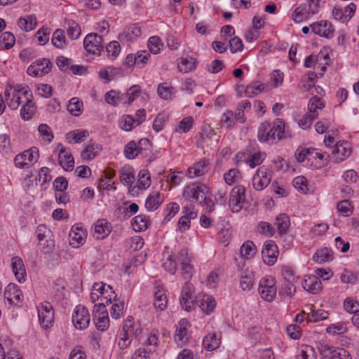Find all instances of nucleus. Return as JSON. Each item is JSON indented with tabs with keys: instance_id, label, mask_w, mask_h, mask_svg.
Wrapping results in <instances>:
<instances>
[{
	"instance_id": "nucleus-1",
	"label": "nucleus",
	"mask_w": 359,
	"mask_h": 359,
	"mask_svg": "<svg viewBox=\"0 0 359 359\" xmlns=\"http://www.w3.org/2000/svg\"><path fill=\"white\" fill-rule=\"evenodd\" d=\"M93 318L97 330H106L109 325V318L105 303L101 299V302L94 306Z\"/></svg>"
},
{
	"instance_id": "nucleus-2",
	"label": "nucleus",
	"mask_w": 359,
	"mask_h": 359,
	"mask_svg": "<svg viewBox=\"0 0 359 359\" xmlns=\"http://www.w3.org/2000/svg\"><path fill=\"white\" fill-rule=\"evenodd\" d=\"M245 200V188L242 185L234 187L230 193L229 205L233 212H238L243 208Z\"/></svg>"
},
{
	"instance_id": "nucleus-3",
	"label": "nucleus",
	"mask_w": 359,
	"mask_h": 359,
	"mask_svg": "<svg viewBox=\"0 0 359 359\" xmlns=\"http://www.w3.org/2000/svg\"><path fill=\"white\" fill-rule=\"evenodd\" d=\"M209 189L203 184L192 183L187 186L183 191V197L196 202L201 201L204 194H208Z\"/></svg>"
},
{
	"instance_id": "nucleus-4",
	"label": "nucleus",
	"mask_w": 359,
	"mask_h": 359,
	"mask_svg": "<svg viewBox=\"0 0 359 359\" xmlns=\"http://www.w3.org/2000/svg\"><path fill=\"white\" fill-rule=\"evenodd\" d=\"M90 321L88 310L82 305L76 306L72 315V322L75 327L78 330H84L88 327Z\"/></svg>"
},
{
	"instance_id": "nucleus-5",
	"label": "nucleus",
	"mask_w": 359,
	"mask_h": 359,
	"mask_svg": "<svg viewBox=\"0 0 359 359\" xmlns=\"http://www.w3.org/2000/svg\"><path fill=\"white\" fill-rule=\"evenodd\" d=\"M276 292L275 280L273 278H265L261 280L259 287V293L262 299L271 302L275 299Z\"/></svg>"
},
{
	"instance_id": "nucleus-6",
	"label": "nucleus",
	"mask_w": 359,
	"mask_h": 359,
	"mask_svg": "<svg viewBox=\"0 0 359 359\" xmlns=\"http://www.w3.org/2000/svg\"><path fill=\"white\" fill-rule=\"evenodd\" d=\"M271 171L266 166L258 168L252 178V186L257 191L266 188L271 180Z\"/></svg>"
},
{
	"instance_id": "nucleus-7",
	"label": "nucleus",
	"mask_w": 359,
	"mask_h": 359,
	"mask_svg": "<svg viewBox=\"0 0 359 359\" xmlns=\"http://www.w3.org/2000/svg\"><path fill=\"white\" fill-rule=\"evenodd\" d=\"M39 320L42 327L47 329L53 325L54 322V311L49 302L41 304L38 311Z\"/></svg>"
},
{
	"instance_id": "nucleus-8",
	"label": "nucleus",
	"mask_w": 359,
	"mask_h": 359,
	"mask_svg": "<svg viewBox=\"0 0 359 359\" xmlns=\"http://www.w3.org/2000/svg\"><path fill=\"white\" fill-rule=\"evenodd\" d=\"M52 68L51 62L46 58L38 60L28 67L27 72L32 76H43L48 74Z\"/></svg>"
},
{
	"instance_id": "nucleus-9",
	"label": "nucleus",
	"mask_w": 359,
	"mask_h": 359,
	"mask_svg": "<svg viewBox=\"0 0 359 359\" xmlns=\"http://www.w3.org/2000/svg\"><path fill=\"white\" fill-rule=\"evenodd\" d=\"M102 38L96 33L88 34L83 40V46L89 53L97 54L102 48Z\"/></svg>"
},
{
	"instance_id": "nucleus-10",
	"label": "nucleus",
	"mask_w": 359,
	"mask_h": 359,
	"mask_svg": "<svg viewBox=\"0 0 359 359\" xmlns=\"http://www.w3.org/2000/svg\"><path fill=\"white\" fill-rule=\"evenodd\" d=\"M262 255L264 262L272 266L276 263L278 255L277 245L272 241H266L264 245Z\"/></svg>"
},
{
	"instance_id": "nucleus-11",
	"label": "nucleus",
	"mask_w": 359,
	"mask_h": 359,
	"mask_svg": "<svg viewBox=\"0 0 359 359\" xmlns=\"http://www.w3.org/2000/svg\"><path fill=\"white\" fill-rule=\"evenodd\" d=\"M351 153V147L348 142H338L332 151V161L339 163L348 158Z\"/></svg>"
},
{
	"instance_id": "nucleus-12",
	"label": "nucleus",
	"mask_w": 359,
	"mask_h": 359,
	"mask_svg": "<svg viewBox=\"0 0 359 359\" xmlns=\"http://www.w3.org/2000/svg\"><path fill=\"white\" fill-rule=\"evenodd\" d=\"M4 297L11 305L19 306L23 300V295L19 287L15 283H10L4 291Z\"/></svg>"
},
{
	"instance_id": "nucleus-13",
	"label": "nucleus",
	"mask_w": 359,
	"mask_h": 359,
	"mask_svg": "<svg viewBox=\"0 0 359 359\" xmlns=\"http://www.w3.org/2000/svg\"><path fill=\"white\" fill-rule=\"evenodd\" d=\"M194 287L189 283H186L182 287L180 304L187 311H191L194 304L193 300Z\"/></svg>"
},
{
	"instance_id": "nucleus-14",
	"label": "nucleus",
	"mask_w": 359,
	"mask_h": 359,
	"mask_svg": "<svg viewBox=\"0 0 359 359\" xmlns=\"http://www.w3.org/2000/svg\"><path fill=\"white\" fill-rule=\"evenodd\" d=\"M141 35V27L138 23H135L126 27L122 33L118 35V39L121 42L132 41Z\"/></svg>"
},
{
	"instance_id": "nucleus-15",
	"label": "nucleus",
	"mask_w": 359,
	"mask_h": 359,
	"mask_svg": "<svg viewBox=\"0 0 359 359\" xmlns=\"http://www.w3.org/2000/svg\"><path fill=\"white\" fill-rule=\"evenodd\" d=\"M93 291H97L101 294L100 300L102 299L105 305L111 303L112 298L114 299L116 297L114 292L112 290V287L103 283H94Z\"/></svg>"
},
{
	"instance_id": "nucleus-16",
	"label": "nucleus",
	"mask_w": 359,
	"mask_h": 359,
	"mask_svg": "<svg viewBox=\"0 0 359 359\" xmlns=\"http://www.w3.org/2000/svg\"><path fill=\"white\" fill-rule=\"evenodd\" d=\"M310 27L315 34L326 38L331 36L334 32L332 25L326 20L313 23L310 25Z\"/></svg>"
},
{
	"instance_id": "nucleus-17",
	"label": "nucleus",
	"mask_w": 359,
	"mask_h": 359,
	"mask_svg": "<svg viewBox=\"0 0 359 359\" xmlns=\"http://www.w3.org/2000/svg\"><path fill=\"white\" fill-rule=\"evenodd\" d=\"M86 231L82 227L73 226L69 233V244L74 248H78L84 243Z\"/></svg>"
},
{
	"instance_id": "nucleus-18",
	"label": "nucleus",
	"mask_w": 359,
	"mask_h": 359,
	"mask_svg": "<svg viewBox=\"0 0 359 359\" xmlns=\"http://www.w3.org/2000/svg\"><path fill=\"white\" fill-rule=\"evenodd\" d=\"M58 161L60 165L66 171H72L74 167V159L72 155L66 151V149L61 146L59 151Z\"/></svg>"
},
{
	"instance_id": "nucleus-19",
	"label": "nucleus",
	"mask_w": 359,
	"mask_h": 359,
	"mask_svg": "<svg viewBox=\"0 0 359 359\" xmlns=\"http://www.w3.org/2000/svg\"><path fill=\"white\" fill-rule=\"evenodd\" d=\"M284 130V122L280 119H277V121L274 122L273 127L270 126V129L266 132L268 142L273 141L276 137L278 140H281L283 137Z\"/></svg>"
},
{
	"instance_id": "nucleus-20",
	"label": "nucleus",
	"mask_w": 359,
	"mask_h": 359,
	"mask_svg": "<svg viewBox=\"0 0 359 359\" xmlns=\"http://www.w3.org/2000/svg\"><path fill=\"white\" fill-rule=\"evenodd\" d=\"M168 299L163 287L157 286L155 288L154 305L156 310L162 311L167 307Z\"/></svg>"
},
{
	"instance_id": "nucleus-21",
	"label": "nucleus",
	"mask_w": 359,
	"mask_h": 359,
	"mask_svg": "<svg viewBox=\"0 0 359 359\" xmlns=\"http://www.w3.org/2000/svg\"><path fill=\"white\" fill-rule=\"evenodd\" d=\"M303 287L311 293H316L321 289V281L316 276H305Z\"/></svg>"
},
{
	"instance_id": "nucleus-22",
	"label": "nucleus",
	"mask_w": 359,
	"mask_h": 359,
	"mask_svg": "<svg viewBox=\"0 0 359 359\" xmlns=\"http://www.w3.org/2000/svg\"><path fill=\"white\" fill-rule=\"evenodd\" d=\"M163 199L158 191L151 193L146 199L145 208L148 211H154L158 208Z\"/></svg>"
},
{
	"instance_id": "nucleus-23",
	"label": "nucleus",
	"mask_w": 359,
	"mask_h": 359,
	"mask_svg": "<svg viewBox=\"0 0 359 359\" xmlns=\"http://www.w3.org/2000/svg\"><path fill=\"white\" fill-rule=\"evenodd\" d=\"M20 90H6L4 95L8 107L14 110L18 108L21 104V97L19 95Z\"/></svg>"
},
{
	"instance_id": "nucleus-24",
	"label": "nucleus",
	"mask_w": 359,
	"mask_h": 359,
	"mask_svg": "<svg viewBox=\"0 0 359 359\" xmlns=\"http://www.w3.org/2000/svg\"><path fill=\"white\" fill-rule=\"evenodd\" d=\"M23 95L27 100V103L21 109L20 115L24 120H29L31 118L35 111L34 104L29 99V97L32 95V93L30 90H25L23 92Z\"/></svg>"
},
{
	"instance_id": "nucleus-25",
	"label": "nucleus",
	"mask_w": 359,
	"mask_h": 359,
	"mask_svg": "<svg viewBox=\"0 0 359 359\" xmlns=\"http://www.w3.org/2000/svg\"><path fill=\"white\" fill-rule=\"evenodd\" d=\"M94 231L97 239H102L110 233L111 224L106 219H98L94 226Z\"/></svg>"
},
{
	"instance_id": "nucleus-26",
	"label": "nucleus",
	"mask_w": 359,
	"mask_h": 359,
	"mask_svg": "<svg viewBox=\"0 0 359 359\" xmlns=\"http://www.w3.org/2000/svg\"><path fill=\"white\" fill-rule=\"evenodd\" d=\"M257 252V248L251 241H247L241 245L240 249L241 258L243 259H250Z\"/></svg>"
},
{
	"instance_id": "nucleus-27",
	"label": "nucleus",
	"mask_w": 359,
	"mask_h": 359,
	"mask_svg": "<svg viewBox=\"0 0 359 359\" xmlns=\"http://www.w3.org/2000/svg\"><path fill=\"white\" fill-rule=\"evenodd\" d=\"M102 147L98 144L91 143L88 144L81 151V157L83 159L92 160L95 158L102 151Z\"/></svg>"
},
{
	"instance_id": "nucleus-28",
	"label": "nucleus",
	"mask_w": 359,
	"mask_h": 359,
	"mask_svg": "<svg viewBox=\"0 0 359 359\" xmlns=\"http://www.w3.org/2000/svg\"><path fill=\"white\" fill-rule=\"evenodd\" d=\"M207 165L206 162L203 160H201L194 163L192 167L188 169V177L194 178L203 175L207 172Z\"/></svg>"
},
{
	"instance_id": "nucleus-29",
	"label": "nucleus",
	"mask_w": 359,
	"mask_h": 359,
	"mask_svg": "<svg viewBox=\"0 0 359 359\" xmlns=\"http://www.w3.org/2000/svg\"><path fill=\"white\" fill-rule=\"evenodd\" d=\"M196 303L201 310L207 314L212 313L216 306L215 299L210 295H203L201 300H196Z\"/></svg>"
},
{
	"instance_id": "nucleus-30",
	"label": "nucleus",
	"mask_w": 359,
	"mask_h": 359,
	"mask_svg": "<svg viewBox=\"0 0 359 359\" xmlns=\"http://www.w3.org/2000/svg\"><path fill=\"white\" fill-rule=\"evenodd\" d=\"M254 285V274L252 271H244L240 278V287L243 291H249Z\"/></svg>"
},
{
	"instance_id": "nucleus-31",
	"label": "nucleus",
	"mask_w": 359,
	"mask_h": 359,
	"mask_svg": "<svg viewBox=\"0 0 359 359\" xmlns=\"http://www.w3.org/2000/svg\"><path fill=\"white\" fill-rule=\"evenodd\" d=\"M120 180L126 186H131L135 182V173L133 169L129 166H125L120 170Z\"/></svg>"
},
{
	"instance_id": "nucleus-32",
	"label": "nucleus",
	"mask_w": 359,
	"mask_h": 359,
	"mask_svg": "<svg viewBox=\"0 0 359 359\" xmlns=\"http://www.w3.org/2000/svg\"><path fill=\"white\" fill-rule=\"evenodd\" d=\"M325 107L324 102L321 100V99L317 96L312 97L308 104V109L309 111L307 113L310 114L313 117L318 118V109H322Z\"/></svg>"
},
{
	"instance_id": "nucleus-33",
	"label": "nucleus",
	"mask_w": 359,
	"mask_h": 359,
	"mask_svg": "<svg viewBox=\"0 0 359 359\" xmlns=\"http://www.w3.org/2000/svg\"><path fill=\"white\" fill-rule=\"evenodd\" d=\"M220 343V338L217 337L216 333L208 334L203 340V345L208 351L217 348L219 346Z\"/></svg>"
},
{
	"instance_id": "nucleus-34",
	"label": "nucleus",
	"mask_w": 359,
	"mask_h": 359,
	"mask_svg": "<svg viewBox=\"0 0 359 359\" xmlns=\"http://www.w3.org/2000/svg\"><path fill=\"white\" fill-rule=\"evenodd\" d=\"M337 348L324 342H320L318 345V352L323 359H334Z\"/></svg>"
},
{
	"instance_id": "nucleus-35",
	"label": "nucleus",
	"mask_w": 359,
	"mask_h": 359,
	"mask_svg": "<svg viewBox=\"0 0 359 359\" xmlns=\"http://www.w3.org/2000/svg\"><path fill=\"white\" fill-rule=\"evenodd\" d=\"M19 27L25 32L33 30L36 27V18L34 15H28L26 18H20L18 20Z\"/></svg>"
},
{
	"instance_id": "nucleus-36",
	"label": "nucleus",
	"mask_w": 359,
	"mask_h": 359,
	"mask_svg": "<svg viewBox=\"0 0 359 359\" xmlns=\"http://www.w3.org/2000/svg\"><path fill=\"white\" fill-rule=\"evenodd\" d=\"M149 222V220L147 216L140 215L132 219L131 225L135 231H142L147 229Z\"/></svg>"
},
{
	"instance_id": "nucleus-37",
	"label": "nucleus",
	"mask_w": 359,
	"mask_h": 359,
	"mask_svg": "<svg viewBox=\"0 0 359 359\" xmlns=\"http://www.w3.org/2000/svg\"><path fill=\"white\" fill-rule=\"evenodd\" d=\"M328 316L329 313L325 310H315L310 309V311L307 313L306 320L308 322L316 323L318 321L326 320Z\"/></svg>"
},
{
	"instance_id": "nucleus-38",
	"label": "nucleus",
	"mask_w": 359,
	"mask_h": 359,
	"mask_svg": "<svg viewBox=\"0 0 359 359\" xmlns=\"http://www.w3.org/2000/svg\"><path fill=\"white\" fill-rule=\"evenodd\" d=\"M290 224V218L285 214H280L276 218L275 225L280 234H284L287 232Z\"/></svg>"
},
{
	"instance_id": "nucleus-39",
	"label": "nucleus",
	"mask_w": 359,
	"mask_h": 359,
	"mask_svg": "<svg viewBox=\"0 0 359 359\" xmlns=\"http://www.w3.org/2000/svg\"><path fill=\"white\" fill-rule=\"evenodd\" d=\"M89 135L87 130H72L66 134V138L70 141H74V143H79L83 142Z\"/></svg>"
},
{
	"instance_id": "nucleus-40",
	"label": "nucleus",
	"mask_w": 359,
	"mask_h": 359,
	"mask_svg": "<svg viewBox=\"0 0 359 359\" xmlns=\"http://www.w3.org/2000/svg\"><path fill=\"white\" fill-rule=\"evenodd\" d=\"M188 322L186 319H181L177 327L176 332L174 336L175 341L176 342L183 341L184 339L187 335V327Z\"/></svg>"
},
{
	"instance_id": "nucleus-41",
	"label": "nucleus",
	"mask_w": 359,
	"mask_h": 359,
	"mask_svg": "<svg viewBox=\"0 0 359 359\" xmlns=\"http://www.w3.org/2000/svg\"><path fill=\"white\" fill-rule=\"evenodd\" d=\"M83 102H81L77 97H72L67 105L69 112L75 116L80 115L82 111Z\"/></svg>"
},
{
	"instance_id": "nucleus-42",
	"label": "nucleus",
	"mask_w": 359,
	"mask_h": 359,
	"mask_svg": "<svg viewBox=\"0 0 359 359\" xmlns=\"http://www.w3.org/2000/svg\"><path fill=\"white\" fill-rule=\"evenodd\" d=\"M151 184L149 172L147 170H142L138 174L137 187L140 189H147Z\"/></svg>"
},
{
	"instance_id": "nucleus-43",
	"label": "nucleus",
	"mask_w": 359,
	"mask_h": 359,
	"mask_svg": "<svg viewBox=\"0 0 359 359\" xmlns=\"http://www.w3.org/2000/svg\"><path fill=\"white\" fill-rule=\"evenodd\" d=\"M158 331L157 330H152L146 342L144 343V346H149L147 348L149 352L151 353L156 351L158 346Z\"/></svg>"
},
{
	"instance_id": "nucleus-44",
	"label": "nucleus",
	"mask_w": 359,
	"mask_h": 359,
	"mask_svg": "<svg viewBox=\"0 0 359 359\" xmlns=\"http://www.w3.org/2000/svg\"><path fill=\"white\" fill-rule=\"evenodd\" d=\"M173 90L174 88L168 83H161L158 86L157 93L161 98L168 100L171 97Z\"/></svg>"
},
{
	"instance_id": "nucleus-45",
	"label": "nucleus",
	"mask_w": 359,
	"mask_h": 359,
	"mask_svg": "<svg viewBox=\"0 0 359 359\" xmlns=\"http://www.w3.org/2000/svg\"><path fill=\"white\" fill-rule=\"evenodd\" d=\"M266 157V154L262 152H256L250 155L246 159L245 162L252 168L260 165Z\"/></svg>"
},
{
	"instance_id": "nucleus-46",
	"label": "nucleus",
	"mask_w": 359,
	"mask_h": 359,
	"mask_svg": "<svg viewBox=\"0 0 359 359\" xmlns=\"http://www.w3.org/2000/svg\"><path fill=\"white\" fill-rule=\"evenodd\" d=\"M196 60L189 57L183 58L178 64V68L180 72H188L196 69Z\"/></svg>"
},
{
	"instance_id": "nucleus-47",
	"label": "nucleus",
	"mask_w": 359,
	"mask_h": 359,
	"mask_svg": "<svg viewBox=\"0 0 359 359\" xmlns=\"http://www.w3.org/2000/svg\"><path fill=\"white\" fill-rule=\"evenodd\" d=\"M332 252L330 249L323 248L318 251L313 256V259L317 263H323L332 259Z\"/></svg>"
},
{
	"instance_id": "nucleus-48",
	"label": "nucleus",
	"mask_w": 359,
	"mask_h": 359,
	"mask_svg": "<svg viewBox=\"0 0 359 359\" xmlns=\"http://www.w3.org/2000/svg\"><path fill=\"white\" fill-rule=\"evenodd\" d=\"M51 42L53 45L57 48H63L65 45V37L63 30L56 29L52 37Z\"/></svg>"
},
{
	"instance_id": "nucleus-49",
	"label": "nucleus",
	"mask_w": 359,
	"mask_h": 359,
	"mask_svg": "<svg viewBox=\"0 0 359 359\" xmlns=\"http://www.w3.org/2000/svg\"><path fill=\"white\" fill-rule=\"evenodd\" d=\"M15 41V38L14 35L9 32L3 33L0 37V45L7 50L13 46Z\"/></svg>"
},
{
	"instance_id": "nucleus-50",
	"label": "nucleus",
	"mask_w": 359,
	"mask_h": 359,
	"mask_svg": "<svg viewBox=\"0 0 359 359\" xmlns=\"http://www.w3.org/2000/svg\"><path fill=\"white\" fill-rule=\"evenodd\" d=\"M67 36L72 39H77L81 35V28L77 22L73 20L68 22Z\"/></svg>"
},
{
	"instance_id": "nucleus-51",
	"label": "nucleus",
	"mask_w": 359,
	"mask_h": 359,
	"mask_svg": "<svg viewBox=\"0 0 359 359\" xmlns=\"http://www.w3.org/2000/svg\"><path fill=\"white\" fill-rule=\"evenodd\" d=\"M297 359H316L314 348L309 345L304 346L297 356Z\"/></svg>"
},
{
	"instance_id": "nucleus-52",
	"label": "nucleus",
	"mask_w": 359,
	"mask_h": 359,
	"mask_svg": "<svg viewBox=\"0 0 359 359\" xmlns=\"http://www.w3.org/2000/svg\"><path fill=\"white\" fill-rule=\"evenodd\" d=\"M296 292V287L294 284L290 281H285L281 290L279 291V294L284 297L291 298Z\"/></svg>"
},
{
	"instance_id": "nucleus-53",
	"label": "nucleus",
	"mask_w": 359,
	"mask_h": 359,
	"mask_svg": "<svg viewBox=\"0 0 359 359\" xmlns=\"http://www.w3.org/2000/svg\"><path fill=\"white\" fill-rule=\"evenodd\" d=\"M124 154L126 157L129 159H133L137 156L140 154L139 150L137 149L136 143L134 141H130L126 145L124 149Z\"/></svg>"
},
{
	"instance_id": "nucleus-54",
	"label": "nucleus",
	"mask_w": 359,
	"mask_h": 359,
	"mask_svg": "<svg viewBox=\"0 0 359 359\" xmlns=\"http://www.w3.org/2000/svg\"><path fill=\"white\" fill-rule=\"evenodd\" d=\"M120 127L126 131H130L135 126L137 122L135 119L130 115L124 116L121 118L119 122Z\"/></svg>"
},
{
	"instance_id": "nucleus-55",
	"label": "nucleus",
	"mask_w": 359,
	"mask_h": 359,
	"mask_svg": "<svg viewBox=\"0 0 359 359\" xmlns=\"http://www.w3.org/2000/svg\"><path fill=\"white\" fill-rule=\"evenodd\" d=\"M163 47V43L161 39L158 36H151L148 41V48L154 54H157L160 52V50Z\"/></svg>"
},
{
	"instance_id": "nucleus-56",
	"label": "nucleus",
	"mask_w": 359,
	"mask_h": 359,
	"mask_svg": "<svg viewBox=\"0 0 359 359\" xmlns=\"http://www.w3.org/2000/svg\"><path fill=\"white\" fill-rule=\"evenodd\" d=\"M136 145L140 154L144 156H147V151H151V143L147 138L141 139L137 143H136Z\"/></svg>"
},
{
	"instance_id": "nucleus-57",
	"label": "nucleus",
	"mask_w": 359,
	"mask_h": 359,
	"mask_svg": "<svg viewBox=\"0 0 359 359\" xmlns=\"http://www.w3.org/2000/svg\"><path fill=\"white\" fill-rule=\"evenodd\" d=\"M240 178V172L236 168L229 170L224 175V179L226 184L231 185Z\"/></svg>"
},
{
	"instance_id": "nucleus-58",
	"label": "nucleus",
	"mask_w": 359,
	"mask_h": 359,
	"mask_svg": "<svg viewBox=\"0 0 359 359\" xmlns=\"http://www.w3.org/2000/svg\"><path fill=\"white\" fill-rule=\"evenodd\" d=\"M108 55L111 59H115L121 51V46L118 41L110 42L106 47Z\"/></svg>"
},
{
	"instance_id": "nucleus-59",
	"label": "nucleus",
	"mask_w": 359,
	"mask_h": 359,
	"mask_svg": "<svg viewBox=\"0 0 359 359\" xmlns=\"http://www.w3.org/2000/svg\"><path fill=\"white\" fill-rule=\"evenodd\" d=\"M182 269H192L194 266L191 264V258L188 256L186 251H181L178 258Z\"/></svg>"
},
{
	"instance_id": "nucleus-60",
	"label": "nucleus",
	"mask_w": 359,
	"mask_h": 359,
	"mask_svg": "<svg viewBox=\"0 0 359 359\" xmlns=\"http://www.w3.org/2000/svg\"><path fill=\"white\" fill-rule=\"evenodd\" d=\"M38 131L41 136L50 143L53 139V134L50 127L44 123L40 124L38 127Z\"/></svg>"
},
{
	"instance_id": "nucleus-61",
	"label": "nucleus",
	"mask_w": 359,
	"mask_h": 359,
	"mask_svg": "<svg viewBox=\"0 0 359 359\" xmlns=\"http://www.w3.org/2000/svg\"><path fill=\"white\" fill-rule=\"evenodd\" d=\"M257 231L259 233L264 234L266 236H272L274 233V230L269 223L266 222H261L257 226Z\"/></svg>"
},
{
	"instance_id": "nucleus-62",
	"label": "nucleus",
	"mask_w": 359,
	"mask_h": 359,
	"mask_svg": "<svg viewBox=\"0 0 359 359\" xmlns=\"http://www.w3.org/2000/svg\"><path fill=\"white\" fill-rule=\"evenodd\" d=\"M344 307L346 311L355 313L359 311V303L356 300L347 298L344 302Z\"/></svg>"
},
{
	"instance_id": "nucleus-63",
	"label": "nucleus",
	"mask_w": 359,
	"mask_h": 359,
	"mask_svg": "<svg viewBox=\"0 0 359 359\" xmlns=\"http://www.w3.org/2000/svg\"><path fill=\"white\" fill-rule=\"evenodd\" d=\"M119 92L111 90L107 92L104 95V99L107 103L113 106L119 104L118 102Z\"/></svg>"
},
{
	"instance_id": "nucleus-64",
	"label": "nucleus",
	"mask_w": 359,
	"mask_h": 359,
	"mask_svg": "<svg viewBox=\"0 0 359 359\" xmlns=\"http://www.w3.org/2000/svg\"><path fill=\"white\" fill-rule=\"evenodd\" d=\"M337 208L339 212L344 217H348L352 213L351 204L346 200L338 203Z\"/></svg>"
}]
</instances>
